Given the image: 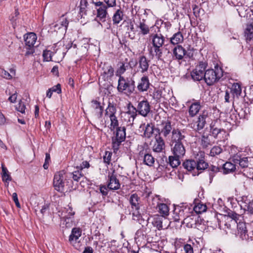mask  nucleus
Segmentation results:
<instances>
[{
    "mask_svg": "<svg viewBox=\"0 0 253 253\" xmlns=\"http://www.w3.org/2000/svg\"><path fill=\"white\" fill-rule=\"evenodd\" d=\"M185 253H194L192 246L189 244H186L184 247Z\"/></svg>",
    "mask_w": 253,
    "mask_h": 253,
    "instance_id": "obj_63",
    "label": "nucleus"
},
{
    "mask_svg": "<svg viewBox=\"0 0 253 253\" xmlns=\"http://www.w3.org/2000/svg\"><path fill=\"white\" fill-rule=\"evenodd\" d=\"M185 133L184 130L174 128L170 137L172 144L180 143H183L185 138Z\"/></svg>",
    "mask_w": 253,
    "mask_h": 253,
    "instance_id": "obj_10",
    "label": "nucleus"
},
{
    "mask_svg": "<svg viewBox=\"0 0 253 253\" xmlns=\"http://www.w3.org/2000/svg\"><path fill=\"white\" fill-rule=\"evenodd\" d=\"M102 69L103 70L102 76L104 80H108L114 76V68L111 65L104 63Z\"/></svg>",
    "mask_w": 253,
    "mask_h": 253,
    "instance_id": "obj_15",
    "label": "nucleus"
},
{
    "mask_svg": "<svg viewBox=\"0 0 253 253\" xmlns=\"http://www.w3.org/2000/svg\"><path fill=\"white\" fill-rule=\"evenodd\" d=\"M82 235V230L79 228H73L71 234L69 237V241L71 244L74 245L78 242V240Z\"/></svg>",
    "mask_w": 253,
    "mask_h": 253,
    "instance_id": "obj_16",
    "label": "nucleus"
},
{
    "mask_svg": "<svg viewBox=\"0 0 253 253\" xmlns=\"http://www.w3.org/2000/svg\"><path fill=\"white\" fill-rule=\"evenodd\" d=\"M201 105L199 101L194 100L189 108V114L191 117L195 116L201 109Z\"/></svg>",
    "mask_w": 253,
    "mask_h": 253,
    "instance_id": "obj_19",
    "label": "nucleus"
},
{
    "mask_svg": "<svg viewBox=\"0 0 253 253\" xmlns=\"http://www.w3.org/2000/svg\"><path fill=\"white\" fill-rule=\"evenodd\" d=\"M50 89L53 92H57L58 94H60L61 92V85L59 84H58Z\"/></svg>",
    "mask_w": 253,
    "mask_h": 253,
    "instance_id": "obj_61",
    "label": "nucleus"
},
{
    "mask_svg": "<svg viewBox=\"0 0 253 253\" xmlns=\"http://www.w3.org/2000/svg\"><path fill=\"white\" fill-rule=\"evenodd\" d=\"M174 218L175 221H179L181 219L184 218V222H186L188 220V218H184V210L181 207L179 206L175 208L173 211Z\"/></svg>",
    "mask_w": 253,
    "mask_h": 253,
    "instance_id": "obj_17",
    "label": "nucleus"
},
{
    "mask_svg": "<svg viewBox=\"0 0 253 253\" xmlns=\"http://www.w3.org/2000/svg\"><path fill=\"white\" fill-rule=\"evenodd\" d=\"M152 43L154 47L155 56L161 59L162 56V48L165 42V37L161 34H155L151 36Z\"/></svg>",
    "mask_w": 253,
    "mask_h": 253,
    "instance_id": "obj_3",
    "label": "nucleus"
},
{
    "mask_svg": "<svg viewBox=\"0 0 253 253\" xmlns=\"http://www.w3.org/2000/svg\"><path fill=\"white\" fill-rule=\"evenodd\" d=\"M37 40V36L33 33H30L26 35L25 37V45L33 46Z\"/></svg>",
    "mask_w": 253,
    "mask_h": 253,
    "instance_id": "obj_26",
    "label": "nucleus"
},
{
    "mask_svg": "<svg viewBox=\"0 0 253 253\" xmlns=\"http://www.w3.org/2000/svg\"><path fill=\"white\" fill-rule=\"evenodd\" d=\"M249 159L250 160L251 159V158H249ZM234 163L239 164L240 166L242 168H247L249 165V158L247 157L243 158H239V159H238L237 158H235Z\"/></svg>",
    "mask_w": 253,
    "mask_h": 253,
    "instance_id": "obj_38",
    "label": "nucleus"
},
{
    "mask_svg": "<svg viewBox=\"0 0 253 253\" xmlns=\"http://www.w3.org/2000/svg\"><path fill=\"white\" fill-rule=\"evenodd\" d=\"M58 23L55 24V25H61L62 27H65V29H67L68 24H69V21L68 19L65 17L64 15H62L61 16L59 20L57 21Z\"/></svg>",
    "mask_w": 253,
    "mask_h": 253,
    "instance_id": "obj_48",
    "label": "nucleus"
},
{
    "mask_svg": "<svg viewBox=\"0 0 253 253\" xmlns=\"http://www.w3.org/2000/svg\"><path fill=\"white\" fill-rule=\"evenodd\" d=\"M247 211L251 213H253V200L249 202L248 204Z\"/></svg>",
    "mask_w": 253,
    "mask_h": 253,
    "instance_id": "obj_64",
    "label": "nucleus"
},
{
    "mask_svg": "<svg viewBox=\"0 0 253 253\" xmlns=\"http://www.w3.org/2000/svg\"><path fill=\"white\" fill-rule=\"evenodd\" d=\"M25 48L26 49V52L25 53V56H27L30 55H32L35 52V47L33 46H28L25 45Z\"/></svg>",
    "mask_w": 253,
    "mask_h": 253,
    "instance_id": "obj_58",
    "label": "nucleus"
},
{
    "mask_svg": "<svg viewBox=\"0 0 253 253\" xmlns=\"http://www.w3.org/2000/svg\"><path fill=\"white\" fill-rule=\"evenodd\" d=\"M116 112L117 110L116 105L113 103L109 102L108 107L105 110V116L108 117L110 116H115Z\"/></svg>",
    "mask_w": 253,
    "mask_h": 253,
    "instance_id": "obj_35",
    "label": "nucleus"
},
{
    "mask_svg": "<svg viewBox=\"0 0 253 253\" xmlns=\"http://www.w3.org/2000/svg\"><path fill=\"white\" fill-rule=\"evenodd\" d=\"M91 107L94 109L95 113L97 114L98 117L101 118L103 114V107L100 105V103L96 100H92L91 104Z\"/></svg>",
    "mask_w": 253,
    "mask_h": 253,
    "instance_id": "obj_31",
    "label": "nucleus"
},
{
    "mask_svg": "<svg viewBox=\"0 0 253 253\" xmlns=\"http://www.w3.org/2000/svg\"><path fill=\"white\" fill-rule=\"evenodd\" d=\"M202 145L204 147H207L211 145L210 139L208 136H203L202 138Z\"/></svg>",
    "mask_w": 253,
    "mask_h": 253,
    "instance_id": "obj_51",
    "label": "nucleus"
},
{
    "mask_svg": "<svg viewBox=\"0 0 253 253\" xmlns=\"http://www.w3.org/2000/svg\"><path fill=\"white\" fill-rule=\"evenodd\" d=\"M70 177H72L74 181L78 182L83 177L84 174L82 171L79 169V167L77 166L75 169L72 172L69 173Z\"/></svg>",
    "mask_w": 253,
    "mask_h": 253,
    "instance_id": "obj_33",
    "label": "nucleus"
},
{
    "mask_svg": "<svg viewBox=\"0 0 253 253\" xmlns=\"http://www.w3.org/2000/svg\"><path fill=\"white\" fill-rule=\"evenodd\" d=\"M236 224H237L238 234L243 239H246L247 230L245 223L242 222L241 220H239Z\"/></svg>",
    "mask_w": 253,
    "mask_h": 253,
    "instance_id": "obj_24",
    "label": "nucleus"
},
{
    "mask_svg": "<svg viewBox=\"0 0 253 253\" xmlns=\"http://www.w3.org/2000/svg\"><path fill=\"white\" fill-rule=\"evenodd\" d=\"M2 173L1 176L3 181L8 182L11 180V178L8 173V171L6 168H5L3 165H2Z\"/></svg>",
    "mask_w": 253,
    "mask_h": 253,
    "instance_id": "obj_46",
    "label": "nucleus"
},
{
    "mask_svg": "<svg viewBox=\"0 0 253 253\" xmlns=\"http://www.w3.org/2000/svg\"><path fill=\"white\" fill-rule=\"evenodd\" d=\"M229 91L232 95L233 98H238L242 92L241 86L238 83L234 84Z\"/></svg>",
    "mask_w": 253,
    "mask_h": 253,
    "instance_id": "obj_30",
    "label": "nucleus"
},
{
    "mask_svg": "<svg viewBox=\"0 0 253 253\" xmlns=\"http://www.w3.org/2000/svg\"><path fill=\"white\" fill-rule=\"evenodd\" d=\"M174 128L170 121H163L160 125L157 126L156 130L159 133V136L167 139L169 137Z\"/></svg>",
    "mask_w": 253,
    "mask_h": 253,
    "instance_id": "obj_5",
    "label": "nucleus"
},
{
    "mask_svg": "<svg viewBox=\"0 0 253 253\" xmlns=\"http://www.w3.org/2000/svg\"><path fill=\"white\" fill-rule=\"evenodd\" d=\"M159 212L162 214L163 217L167 216L169 213V208L168 206L165 204H158Z\"/></svg>",
    "mask_w": 253,
    "mask_h": 253,
    "instance_id": "obj_42",
    "label": "nucleus"
},
{
    "mask_svg": "<svg viewBox=\"0 0 253 253\" xmlns=\"http://www.w3.org/2000/svg\"><path fill=\"white\" fill-rule=\"evenodd\" d=\"M222 75L221 69L217 66H215L214 69H208L205 71L204 80L208 85H211L216 82Z\"/></svg>",
    "mask_w": 253,
    "mask_h": 253,
    "instance_id": "obj_2",
    "label": "nucleus"
},
{
    "mask_svg": "<svg viewBox=\"0 0 253 253\" xmlns=\"http://www.w3.org/2000/svg\"><path fill=\"white\" fill-rule=\"evenodd\" d=\"M42 56L44 61H49L51 60L52 52L49 50L43 51Z\"/></svg>",
    "mask_w": 253,
    "mask_h": 253,
    "instance_id": "obj_53",
    "label": "nucleus"
},
{
    "mask_svg": "<svg viewBox=\"0 0 253 253\" xmlns=\"http://www.w3.org/2000/svg\"><path fill=\"white\" fill-rule=\"evenodd\" d=\"M165 147V143L163 138L158 136L156 138V141L153 146V150L155 152H162Z\"/></svg>",
    "mask_w": 253,
    "mask_h": 253,
    "instance_id": "obj_18",
    "label": "nucleus"
},
{
    "mask_svg": "<svg viewBox=\"0 0 253 253\" xmlns=\"http://www.w3.org/2000/svg\"><path fill=\"white\" fill-rule=\"evenodd\" d=\"M16 108L18 111L22 113V114L25 113L26 106H25V104H24V103L23 102H22L21 101H20L19 102L18 105L16 106Z\"/></svg>",
    "mask_w": 253,
    "mask_h": 253,
    "instance_id": "obj_54",
    "label": "nucleus"
},
{
    "mask_svg": "<svg viewBox=\"0 0 253 253\" xmlns=\"http://www.w3.org/2000/svg\"><path fill=\"white\" fill-rule=\"evenodd\" d=\"M150 60H148L144 56H141L138 60V67L141 73H143L147 71L149 66Z\"/></svg>",
    "mask_w": 253,
    "mask_h": 253,
    "instance_id": "obj_20",
    "label": "nucleus"
},
{
    "mask_svg": "<svg viewBox=\"0 0 253 253\" xmlns=\"http://www.w3.org/2000/svg\"><path fill=\"white\" fill-rule=\"evenodd\" d=\"M126 128L124 126L118 127L114 135L112 138V146L114 151L119 149L121 143L126 139Z\"/></svg>",
    "mask_w": 253,
    "mask_h": 253,
    "instance_id": "obj_4",
    "label": "nucleus"
},
{
    "mask_svg": "<svg viewBox=\"0 0 253 253\" xmlns=\"http://www.w3.org/2000/svg\"><path fill=\"white\" fill-rule=\"evenodd\" d=\"M140 155H144L143 163L145 165L149 167H152L153 166L155 163V158L152 156L151 154L140 152Z\"/></svg>",
    "mask_w": 253,
    "mask_h": 253,
    "instance_id": "obj_28",
    "label": "nucleus"
},
{
    "mask_svg": "<svg viewBox=\"0 0 253 253\" xmlns=\"http://www.w3.org/2000/svg\"><path fill=\"white\" fill-rule=\"evenodd\" d=\"M0 76L6 79H11L12 78V76L2 68H0Z\"/></svg>",
    "mask_w": 253,
    "mask_h": 253,
    "instance_id": "obj_55",
    "label": "nucleus"
},
{
    "mask_svg": "<svg viewBox=\"0 0 253 253\" xmlns=\"http://www.w3.org/2000/svg\"><path fill=\"white\" fill-rule=\"evenodd\" d=\"M184 169L189 171H193L192 174L195 175L196 174V163L193 160H188L183 162L182 164Z\"/></svg>",
    "mask_w": 253,
    "mask_h": 253,
    "instance_id": "obj_21",
    "label": "nucleus"
},
{
    "mask_svg": "<svg viewBox=\"0 0 253 253\" xmlns=\"http://www.w3.org/2000/svg\"><path fill=\"white\" fill-rule=\"evenodd\" d=\"M88 5V2L87 0H81L80 1V11L83 12L85 10L87 6Z\"/></svg>",
    "mask_w": 253,
    "mask_h": 253,
    "instance_id": "obj_60",
    "label": "nucleus"
},
{
    "mask_svg": "<svg viewBox=\"0 0 253 253\" xmlns=\"http://www.w3.org/2000/svg\"><path fill=\"white\" fill-rule=\"evenodd\" d=\"M184 38L180 32L175 33L170 39V42L171 44L175 45L182 43L183 42Z\"/></svg>",
    "mask_w": 253,
    "mask_h": 253,
    "instance_id": "obj_29",
    "label": "nucleus"
},
{
    "mask_svg": "<svg viewBox=\"0 0 253 253\" xmlns=\"http://www.w3.org/2000/svg\"><path fill=\"white\" fill-rule=\"evenodd\" d=\"M123 12L121 9H118L114 14L113 16V22L114 24H119L123 19Z\"/></svg>",
    "mask_w": 253,
    "mask_h": 253,
    "instance_id": "obj_37",
    "label": "nucleus"
},
{
    "mask_svg": "<svg viewBox=\"0 0 253 253\" xmlns=\"http://www.w3.org/2000/svg\"><path fill=\"white\" fill-rule=\"evenodd\" d=\"M92 3L94 4L97 12L95 20H96L97 18H99L100 21L104 22L108 15L107 9L109 7L106 6L103 1H101L92 0Z\"/></svg>",
    "mask_w": 253,
    "mask_h": 253,
    "instance_id": "obj_7",
    "label": "nucleus"
},
{
    "mask_svg": "<svg viewBox=\"0 0 253 253\" xmlns=\"http://www.w3.org/2000/svg\"><path fill=\"white\" fill-rule=\"evenodd\" d=\"M140 200V198L136 194H132L129 198V201L131 205V209L135 210V211L132 212L134 220H138L140 216V213L139 212Z\"/></svg>",
    "mask_w": 253,
    "mask_h": 253,
    "instance_id": "obj_9",
    "label": "nucleus"
},
{
    "mask_svg": "<svg viewBox=\"0 0 253 253\" xmlns=\"http://www.w3.org/2000/svg\"><path fill=\"white\" fill-rule=\"evenodd\" d=\"M112 157V153L109 152H106L105 155L104 156L103 159L105 163L109 164Z\"/></svg>",
    "mask_w": 253,
    "mask_h": 253,
    "instance_id": "obj_59",
    "label": "nucleus"
},
{
    "mask_svg": "<svg viewBox=\"0 0 253 253\" xmlns=\"http://www.w3.org/2000/svg\"><path fill=\"white\" fill-rule=\"evenodd\" d=\"M222 152V149L219 146H214L211 150V155L214 156L219 154Z\"/></svg>",
    "mask_w": 253,
    "mask_h": 253,
    "instance_id": "obj_52",
    "label": "nucleus"
},
{
    "mask_svg": "<svg viewBox=\"0 0 253 253\" xmlns=\"http://www.w3.org/2000/svg\"><path fill=\"white\" fill-rule=\"evenodd\" d=\"M107 187L111 190H115L120 189L121 184L119 180L117 178L114 170L112 173H109L108 176Z\"/></svg>",
    "mask_w": 253,
    "mask_h": 253,
    "instance_id": "obj_11",
    "label": "nucleus"
},
{
    "mask_svg": "<svg viewBox=\"0 0 253 253\" xmlns=\"http://www.w3.org/2000/svg\"><path fill=\"white\" fill-rule=\"evenodd\" d=\"M208 117V113L203 111L199 116L196 124L194 125L192 127L196 131L202 130L206 124V119Z\"/></svg>",
    "mask_w": 253,
    "mask_h": 253,
    "instance_id": "obj_12",
    "label": "nucleus"
},
{
    "mask_svg": "<svg viewBox=\"0 0 253 253\" xmlns=\"http://www.w3.org/2000/svg\"><path fill=\"white\" fill-rule=\"evenodd\" d=\"M127 67V65H125V64L122 62L118 64V68L116 72V75L119 76L120 78L121 75L124 74L126 71V68Z\"/></svg>",
    "mask_w": 253,
    "mask_h": 253,
    "instance_id": "obj_49",
    "label": "nucleus"
},
{
    "mask_svg": "<svg viewBox=\"0 0 253 253\" xmlns=\"http://www.w3.org/2000/svg\"><path fill=\"white\" fill-rule=\"evenodd\" d=\"M150 83L148 78L147 76H143L141 78L140 82L137 85V89L139 91L143 92L147 91L149 87Z\"/></svg>",
    "mask_w": 253,
    "mask_h": 253,
    "instance_id": "obj_22",
    "label": "nucleus"
},
{
    "mask_svg": "<svg viewBox=\"0 0 253 253\" xmlns=\"http://www.w3.org/2000/svg\"><path fill=\"white\" fill-rule=\"evenodd\" d=\"M137 110L139 114L145 117L150 111V106L148 102L143 100L140 102L137 106Z\"/></svg>",
    "mask_w": 253,
    "mask_h": 253,
    "instance_id": "obj_14",
    "label": "nucleus"
},
{
    "mask_svg": "<svg viewBox=\"0 0 253 253\" xmlns=\"http://www.w3.org/2000/svg\"><path fill=\"white\" fill-rule=\"evenodd\" d=\"M193 209L196 213H201L206 211L207 206L202 203H198L194 207Z\"/></svg>",
    "mask_w": 253,
    "mask_h": 253,
    "instance_id": "obj_47",
    "label": "nucleus"
},
{
    "mask_svg": "<svg viewBox=\"0 0 253 253\" xmlns=\"http://www.w3.org/2000/svg\"><path fill=\"white\" fill-rule=\"evenodd\" d=\"M207 64L204 62H200L194 70L191 73L192 78L196 81L204 79V74Z\"/></svg>",
    "mask_w": 253,
    "mask_h": 253,
    "instance_id": "obj_8",
    "label": "nucleus"
},
{
    "mask_svg": "<svg viewBox=\"0 0 253 253\" xmlns=\"http://www.w3.org/2000/svg\"><path fill=\"white\" fill-rule=\"evenodd\" d=\"M175 156H171L169 157V163L172 168H176L180 164V159Z\"/></svg>",
    "mask_w": 253,
    "mask_h": 253,
    "instance_id": "obj_45",
    "label": "nucleus"
},
{
    "mask_svg": "<svg viewBox=\"0 0 253 253\" xmlns=\"http://www.w3.org/2000/svg\"><path fill=\"white\" fill-rule=\"evenodd\" d=\"M134 81L132 80L125 79L124 77L120 76L118 80L117 89L120 92L130 95L134 91Z\"/></svg>",
    "mask_w": 253,
    "mask_h": 253,
    "instance_id": "obj_1",
    "label": "nucleus"
},
{
    "mask_svg": "<svg viewBox=\"0 0 253 253\" xmlns=\"http://www.w3.org/2000/svg\"><path fill=\"white\" fill-rule=\"evenodd\" d=\"M137 110L136 108L133 106H132L128 108V111L126 112V114L129 118V122H130V125L132 124L133 122L137 115Z\"/></svg>",
    "mask_w": 253,
    "mask_h": 253,
    "instance_id": "obj_39",
    "label": "nucleus"
},
{
    "mask_svg": "<svg viewBox=\"0 0 253 253\" xmlns=\"http://www.w3.org/2000/svg\"><path fill=\"white\" fill-rule=\"evenodd\" d=\"M163 219L164 217L159 215H156L153 218L152 224L155 227H156L159 230H162L163 229Z\"/></svg>",
    "mask_w": 253,
    "mask_h": 253,
    "instance_id": "obj_34",
    "label": "nucleus"
},
{
    "mask_svg": "<svg viewBox=\"0 0 253 253\" xmlns=\"http://www.w3.org/2000/svg\"><path fill=\"white\" fill-rule=\"evenodd\" d=\"M196 170H203L208 168V164L205 162L204 159H199L196 161Z\"/></svg>",
    "mask_w": 253,
    "mask_h": 253,
    "instance_id": "obj_43",
    "label": "nucleus"
},
{
    "mask_svg": "<svg viewBox=\"0 0 253 253\" xmlns=\"http://www.w3.org/2000/svg\"><path fill=\"white\" fill-rule=\"evenodd\" d=\"M245 36L248 42L253 39V26L252 25L247 26L245 30Z\"/></svg>",
    "mask_w": 253,
    "mask_h": 253,
    "instance_id": "obj_40",
    "label": "nucleus"
},
{
    "mask_svg": "<svg viewBox=\"0 0 253 253\" xmlns=\"http://www.w3.org/2000/svg\"><path fill=\"white\" fill-rule=\"evenodd\" d=\"M110 119L111 122L109 128L111 131H114L115 128H117L119 126V122L116 116H112L108 117Z\"/></svg>",
    "mask_w": 253,
    "mask_h": 253,
    "instance_id": "obj_44",
    "label": "nucleus"
},
{
    "mask_svg": "<svg viewBox=\"0 0 253 253\" xmlns=\"http://www.w3.org/2000/svg\"><path fill=\"white\" fill-rule=\"evenodd\" d=\"M108 189L109 188L105 185L101 186L100 187V192L103 196H106L108 194Z\"/></svg>",
    "mask_w": 253,
    "mask_h": 253,
    "instance_id": "obj_62",
    "label": "nucleus"
},
{
    "mask_svg": "<svg viewBox=\"0 0 253 253\" xmlns=\"http://www.w3.org/2000/svg\"><path fill=\"white\" fill-rule=\"evenodd\" d=\"M66 178V176L64 171H60L55 174L53 179V186L56 191L60 192H64Z\"/></svg>",
    "mask_w": 253,
    "mask_h": 253,
    "instance_id": "obj_6",
    "label": "nucleus"
},
{
    "mask_svg": "<svg viewBox=\"0 0 253 253\" xmlns=\"http://www.w3.org/2000/svg\"><path fill=\"white\" fill-rule=\"evenodd\" d=\"M140 128H142L143 129H145L144 135L147 138H150L152 136L154 132V125L151 124H147L146 126L144 124L141 125Z\"/></svg>",
    "mask_w": 253,
    "mask_h": 253,
    "instance_id": "obj_27",
    "label": "nucleus"
},
{
    "mask_svg": "<svg viewBox=\"0 0 253 253\" xmlns=\"http://www.w3.org/2000/svg\"><path fill=\"white\" fill-rule=\"evenodd\" d=\"M185 53L186 51L181 45H177L173 50V54L175 58L178 60L182 59L185 55Z\"/></svg>",
    "mask_w": 253,
    "mask_h": 253,
    "instance_id": "obj_25",
    "label": "nucleus"
},
{
    "mask_svg": "<svg viewBox=\"0 0 253 253\" xmlns=\"http://www.w3.org/2000/svg\"><path fill=\"white\" fill-rule=\"evenodd\" d=\"M235 165L231 162H226L223 165L224 173H228L235 171Z\"/></svg>",
    "mask_w": 253,
    "mask_h": 253,
    "instance_id": "obj_41",
    "label": "nucleus"
},
{
    "mask_svg": "<svg viewBox=\"0 0 253 253\" xmlns=\"http://www.w3.org/2000/svg\"><path fill=\"white\" fill-rule=\"evenodd\" d=\"M210 176L211 177H213L214 176V174L219 171V169L218 167L214 166H211L210 167Z\"/></svg>",
    "mask_w": 253,
    "mask_h": 253,
    "instance_id": "obj_57",
    "label": "nucleus"
},
{
    "mask_svg": "<svg viewBox=\"0 0 253 253\" xmlns=\"http://www.w3.org/2000/svg\"><path fill=\"white\" fill-rule=\"evenodd\" d=\"M171 150L173 155L177 158H182L185 154V149L183 143L171 144Z\"/></svg>",
    "mask_w": 253,
    "mask_h": 253,
    "instance_id": "obj_13",
    "label": "nucleus"
},
{
    "mask_svg": "<svg viewBox=\"0 0 253 253\" xmlns=\"http://www.w3.org/2000/svg\"><path fill=\"white\" fill-rule=\"evenodd\" d=\"M136 27L139 29V33L143 35H145L149 33L150 29L149 26L146 24L145 20H140L137 24Z\"/></svg>",
    "mask_w": 253,
    "mask_h": 253,
    "instance_id": "obj_23",
    "label": "nucleus"
},
{
    "mask_svg": "<svg viewBox=\"0 0 253 253\" xmlns=\"http://www.w3.org/2000/svg\"><path fill=\"white\" fill-rule=\"evenodd\" d=\"M228 219L230 220L231 224L235 225L239 220H242V217L234 211H230L228 212Z\"/></svg>",
    "mask_w": 253,
    "mask_h": 253,
    "instance_id": "obj_32",
    "label": "nucleus"
},
{
    "mask_svg": "<svg viewBox=\"0 0 253 253\" xmlns=\"http://www.w3.org/2000/svg\"><path fill=\"white\" fill-rule=\"evenodd\" d=\"M106 6L109 7H115L117 5L116 0H103Z\"/></svg>",
    "mask_w": 253,
    "mask_h": 253,
    "instance_id": "obj_56",
    "label": "nucleus"
},
{
    "mask_svg": "<svg viewBox=\"0 0 253 253\" xmlns=\"http://www.w3.org/2000/svg\"><path fill=\"white\" fill-rule=\"evenodd\" d=\"M75 214V212L73 211L72 208L68 206V208H64L61 213L62 218L63 219H69L73 216Z\"/></svg>",
    "mask_w": 253,
    "mask_h": 253,
    "instance_id": "obj_36",
    "label": "nucleus"
},
{
    "mask_svg": "<svg viewBox=\"0 0 253 253\" xmlns=\"http://www.w3.org/2000/svg\"><path fill=\"white\" fill-rule=\"evenodd\" d=\"M211 132L214 138H217L218 134H220L221 133L225 132V130L223 129L213 127V126H211Z\"/></svg>",
    "mask_w": 253,
    "mask_h": 253,
    "instance_id": "obj_50",
    "label": "nucleus"
}]
</instances>
